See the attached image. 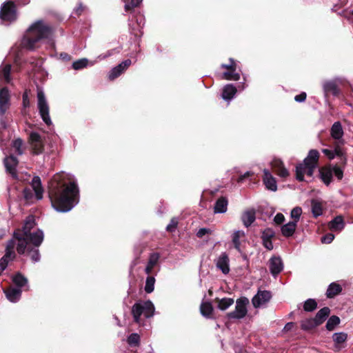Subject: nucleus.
Returning <instances> with one entry per match:
<instances>
[{
    "mask_svg": "<svg viewBox=\"0 0 353 353\" xmlns=\"http://www.w3.org/2000/svg\"><path fill=\"white\" fill-rule=\"evenodd\" d=\"M43 232L36 228L35 219L29 216L24 221L22 229L14 232L13 238L10 239L6 248V253L0 259V270L6 269L8 263L16 258L14 247L19 254H27L34 263L40 261L39 247L43 241Z\"/></svg>",
    "mask_w": 353,
    "mask_h": 353,
    "instance_id": "obj_1",
    "label": "nucleus"
},
{
    "mask_svg": "<svg viewBox=\"0 0 353 353\" xmlns=\"http://www.w3.org/2000/svg\"><path fill=\"white\" fill-rule=\"evenodd\" d=\"M49 196L52 207L60 212L70 211L79 202V188L71 176L57 174L50 183Z\"/></svg>",
    "mask_w": 353,
    "mask_h": 353,
    "instance_id": "obj_2",
    "label": "nucleus"
},
{
    "mask_svg": "<svg viewBox=\"0 0 353 353\" xmlns=\"http://www.w3.org/2000/svg\"><path fill=\"white\" fill-rule=\"evenodd\" d=\"M52 35V28L43 21H37L28 29L21 41V46L27 50H34L46 40H50Z\"/></svg>",
    "mask_w": 353,
    "mask_h": 353,
    "instance_id": "obj_3",
    "label": "nucleus"
},
{
    "mask_svg": "<svg viewBox=\"0 0 353 353\" xmlns=\"http://www.w3.org/2000/svg\"><path fill=\"white\" fill-rule=\"evenodd\" d=\"M319 158V153L316 150H311L307 157L304 159L303 163L296 167V178L299 181L304 180V174L312 176Z\"/></svg>",
    "mask_w": 353,
    "mask_h": 353,
    "instance_id": "obj_4",
    "label": "nucleus"
},
{
    "mask_svg": "<svg viewBox=\"0 0 353 353\" xmlns=\"http://www.w3.org/2000/svg\"><path fill=\"white\" fill-rule=\"evenodd\" d=\"M154 313V306L152 301H139L132 308V314L136 323H140L141 316L150 318Z\"/></svg>",
    "mask_w": 353,
    "mask_h": 353,
    "instance_id": "obj_5",
    "label": "nucleus"
},
{
    "mask_svg": "<svg viewBox=\"0 0 353 353\" xmlns=\"http://www.w3.org/2000/svg\"><path fill=\"white\" fill-rule=\"evenodd\" d=\"M37 107L43 121L47 125H52V123L50 117L49 105L45 94L41 90H38L37 91Z\"/></svg>",
    "mask_w": 353,
    "mask_h": 353,
    "instance_id": "obj_6",
    "label": "nucleus"
},
{
    "mask_svg": "<svg viewBox=\"0 0 353 353\" xmlns=\"http://www.w3.org/2000/svg\"><path fill=\"white\" fill-rule=\"evenodd\" d=\"M334 174L339 180H341L343 176V171L336 165H328L319 169L320 178L326 185H330Z\"/></svg>",
    "mask_w": 353,
    "mask_h": 353,
    "instance_id": "obj_7",
    "label": "nucleus"
},
{
    "mask_svg": "<svg viewBox=\"0 0 353 353\" xmlns=\"http://www.w3.org/2000/svg\"><path fill=\"white\" fill-rule=\"evenodd\" d=\"M249 300L245 298H241L236 300L235 310L227 314V316L230 319H241L244 318L247 313V305Z\"/></svg>",
    "mask_w": 353,
    "mask_h": 353,
    "instance_id": "obj_8",
    "label": "nucleus"
},
{
    "mask_svg": "<svg viewBox=\"0 0 353 353\" xmlns=\"http://www.w3.org/2000/svg\"><path fill=\"white\" fill-rule=\"evenodd\" d=\"M0 19L3 21L12 22L17 19L15 5L12 1L3 3L0 10Z\"/></svg>",
    "mask_w": 353,
    "mask_h": 353,
    "instance_id": "obj_9",
    "label": "nucleus"
},
{
    "mask_svg": "<svg viewBox=\"0 0 353 353\" xmlns=\"http://www.w3.org/2000/svg\"><path fill=\"white\" fill-rule=\"evenodd\" d=\"M10 94L6 88H0V119L3 128L6 124L2 121V117L10 107Z\"/></svg>",
    "mask_w": 353,
    "mask_h": 353,
    "instance_id": "obj_10",
    "label": "nucleus"
},
{
    "mask_svg": "<svg viewBox=\"0 0 353 353\" xmlns=\"http://www.w3.org/2000/svg\"><path fill=\"white\" fill-rule=\"evenodd\" d=\"M214 263L217 269L221 271L223 274H228L230 271V259L226 252H222L214 259Z\"/></svg>",
    "mask_w": 353,
    "mask_h": 353,
    "instance_id": "obj_11",
    "label": "nucleus"
},
{
    "mask_svg": "<svg viewBox=\"0 0 353 353\" xmlns=\"http://www.w3.org/2000/svg\"><path fill=\"white\" fill-rule=\"evenodd\" d=\"M30 145L34 154H40L43 152L44 144L41 137L37 132L30 134Z\"/></svg>",
    "mask_w": 353,
    "mask_h": 353,
    "instance_id": "obj_12",
    "label": "nucleus"
},
{
    "mask_svg": "<svg viewBox=\"0 0 353 353\" xmlns=\"http://www.w3.org/2000/svg\"><path fill=\"white\" fill-rule=\"evenodd\" d=\"M271 299V293L269 291H259L252 298V303L255 308L260 307L268 303Z\"/></svg>",
    "mask_w": 353,
    "mask_h": 353,
    "instance_id": "obj_13",
    "label": "nucleus"
},
{
    "mask_svg": "<svg viewBox=\"0 0 353 353\" xmlns=\"http://www.w3.org/2000/svg\"><path fill=\"white\" fill-rule=\"evenodd\" d=\"M132 63L130 59H126L113 68L108 74L110 80H114L120 76Z\"/></svg>",
    "mask_w": 353,
    "mask_h": 353,
    "instance_id": "obj_14",
    "label": "nucleus"
},
{
    "mask_svg": "<svg viewBox=\"0 0 353 353\" xmlns=\"http://www.w3.org/2000/svg\"><path fill=\"white\" fill-rule=\"evenodd\" d=\"M269 268L272 275L276 277L283 269V263L280 256H272L269 260Z\"/></svg>",
    "mask_w": 353,
    "mask_h": 353,
    "instance_id": "obj_15",
    "label": "nucleus"
},
{
    "mask_svg": "<svg viewBox=\"0 0 353 353\" xmlns=\"http://www.w3.org/2000/svg\"><path fill=\"white\" fill-rule=\"evenodd\" d=\"M4 165L6 167V172L9 173L13 178H17L16 168L18 164V160L16 157L10 155L4 159Z\"/></svg>",
    "mask_w": 353,
    "mask_h": 353,
    "instance_id": "obj_16",
    "label": "nucleus"
},
{
    "mask_svg": "<svg viewBox=\"0 0 353 353\" xmlns=\"http://www.w3.org/2000/svg\"><path fill=\"white\" fill-rule=\"evenodd\" d=\"M263 181L266 188L275 192L277 190V184L275 178L267 169L263 170Z\"/></svg>",
    "mask_w": 353,
    "mask_h": 353,
    "instance_id": "obj_17",
    "label": "nucleus"
},
{
    "mask_svg": "<svg viewBox=\"0 0 353 353\" xmlns=\"http://www.w3.org/2000/svg\"><path fill=\"white\" fill-rule=\"evenodd\" d=\"M272 168L276 174L281 178H286L289 175L288 170L284 167L283 162L279 159H274L272 162Z\"/></svg>",
    "mask_w": 353,
    "mask_h": 353,
    "instance_id": "obj_18",
    "label": "nucleus"
},
{
    "mask_svg": "<svg viewBox=\"0 0 353 353\" xmlns=\"http://www.w3.org/2000/svg\"><path fill=\"white\" fill-rule=\"evenodd\" d=\"M228 205V199L224 196H221V197L219 198L214 203V212L215 214L225 213L227 212Z\"/></svg>",
    "mask_w": 353,
    "mask_h": 353,
    "instance_id": "obj_19",
    "label": "nucleus"
},
{
    "mask_svg": "<svg viewBox=\"0 0 353 353\" xmlns=\"http://www.w3.org/2000/svg\"><path fill=\"white\" fill-rule=\"evenodd\" d=\"M256 219V212L254 209L245 211L241 216V221L245 227L250 226Z\"/></svg>",
    "mask_w": 353,
    "mask_h": 353,
    "instance_id": "obj_20",
    "label": "nucleus"
},
{
    "mask_svg": "<svg viewBox=\"0 0 353 353\" xmlns=\"http://www.w3.org/2000/svg\"><path fill=\"white\" fill-rule=\"evenodd\" d=\"M7 299L12 303H17L21 298V290L17 288H10L5 290Z\"/></svg>",
    "mask_w": 353,
    "mask_h": 353,
    "instance_id": "obj_21",
    "label": "nucleus"
},
{
    "mask_svg": "<svg viewBox=\"0 0 353 353\" xmlns=\"http://www.w3.org/2000/svg\"><path fill=\"white\" fill-rule=\"evenodd\" d=\"M31 187L33 189L37 199L40 200L43 197V190L41 186V179L39 176H34L31 182Z\"/></svg>",
    "mask_w": 353,
    "mask_h": 353,
    "instance_id": "obj_22",
    "label": "nucleus"
},
{
    "mask_svg": "<svg viewBox=\"0 0 353 353\" xmlns=\"http://www.w3.org/2000/svg\"><path fill=\"white\" fill-rule=\"evenodd\" d=\"M328 227L332 232H340L344 228V222L341 216H338L330 221Z\"/></svg>",
    "mask_w": 353,
    "mask_h": 353,
    "instance_id": "obj_23",
    "label": "nucleus"
},
{
    "mask_svg": "<svg viewBox=\"0 0 353 353\" xmlns=\"http://www.w3.org/2000/svg\"><path fill=\"white\" fill-rule=\"evenodd\" d=\"M236 93V88L232 84H227L223 89L222 98L225 101L232 100Z\"/></svg>",
    "mask_w": 353,
    "mask_h": 353,
    "instance_id": "obj_24",
    "label": "nucleus"
},
{
    "mask_svg": "<svg viewBox=\"0 0 353 353\" xmlns=\"http://www.w3.org/2000/svg\"><path fill=\"white\" fill-rule=\"evenodd\" d=\"M323 88L325 96L328 94H333L334 96H336L339 94L337 85L333 81H325L323 84Z\"/></svg>",
    "mask_w": 353,
    "mask_h": 353,
    "instance_id": "obj_25",
    "label": "nucleus"
},
{
    "mask_svg": "<svg viewBox=\"0 0 353 353\" xmlns=\"http://www.w3.org/2000/svg\"><path fill=\"white\" fill-rule=\"evenodd\" d=\"M332 137L336 140H340L343 135L341 123L339 121L334 122L330 130Z\"/></svg>",
    "mask_w": 353,
    "mask_h": 353,
    "instance_id": "obj_26",
    "label": "nucleus"
},
{
    "mask_svg": "<svg viewBox=\"0 0 353 353\" xmlns=\"http://www.w3.org/2000/svg\"><path fill=\"white\" fill-rule=\"evenodd\" d=\"M296 221H290L281 227V233L285 237L293 235L296 228Z\"/></svg>",
    "mask_w": 353,
    "mask_h": 353,
    "instance_id": "obj_27",
    "label": "nucleus"
},
{
    "mask_svg": "<svg viewBox=\"0 0 353 353\" xmlns=\"http://www.w3.org/2000/svg\"><path fill=\"white\" fill-rule=\"evenodd\" d=\"M11 65L10 64L1 65L0 66V80L9 83L10 78Z\"/></svg>",
    "mask_w": 353,
    "mask_h": 353,
    "instance_id": "obj_28",
    "label": "nucleus"
},
{
    "mask_svg": "<svg viewBox=\"0 0 353 353\" xmlns=\"http://www.w3.org/2000/svg\"><path fill=\"white\" fill-rule=\"evenodd\" d=\"M330 310L327 307L321 309L314 318L318 325H321L329 316Z\"/></svg>",
    "mask_w": 353,
    "mask_h": 353,
    "instance_id": "obj_29",
    "label": "nucleus"
},
{
    "mask_svg": "<svg viewBox=\"0 0 353 353\" xmlns=\"http://www.w3.org/2000/svg\"><path fill=\"white\" fill-rule=\"evenodd\" d=\"M322 152L329 159H333L336 157H339L341 160L343 159V152L339 148H336L334 150L323 149Z\"/></svg>",
    "mask_w": 353,
    "mask_h": 353,
    "instance_id": "obj_30",
    "label": "nucleus"
},
{
    "mask_svg": "<svg viewBox=\"0 0 353 353\" xmlns=\"http://www.w3.org/2000/svg\"><path fill=\"white\" fill-rule=\"evenodd\" d=\"M245 234L243 230H236L232 234V243L235 249L241 252V238L245 236Z\"/></svg>",
    "mask_w": 353,
    "mask_h": 353,
    "instance_id": "obj_31",
    "label": "nucleus"
},
{
    "mask_svg": "<svg viewBox=\"0 0 353 353\" xmlns=\"http://www.w3.org/2000/svg\"><path fill=\"white\" fill-rule=\"evenodd\" d=\"M12 282L17 285V288L19 289L28 285L27 278L19 272L12 276Z\"/></svg>",
    "mask_w": 353,
    "mask_h": 353,
    "instance_id": "obj_32",
    "label": "nucleus"
},
{
    "mask_svg": "<svg viewBox=\"0 0 353 353\" xmlns=\"http://www.w3.org/2000/svg\"><path fill=\"white\" fill-rule=\"evenodd\" d=\"M341 291V287L340 285L336 283H332L327 288V296L328 298H332Z\"/></svg>",
    "mask_w": 353,
    "mask_h": 353,
    "instance_id": "obj_33",
    "label": "nucleus"
},
{
    "mask_svg": "<svg viewBox=\"0 0 353 353\" xmlns=\"http://www.w3.org/2000/svg\"><path fill=\"white\" fill-rule=\"evenodd\" d=\"M200 311L203 316L210 318L213 311L212 304L210 302L202 303L200 307Z\"/></svg>",
    "mask_w": 353,
    "mask_h": 353,
    "instance_id": "obj_34",
    "label": "nucleus"
},
{
    "mask_svg": "<svg viewBox=\"0 0 353 353\" xmlns=\"http://www.w3.org/2000/svg\"><path fill=\"white\" fill-rule=\"evenodd\" d=\"M312 213L314 217L321 216L323 213L322 205L316 200H312Z\"/></svg>",
    "mask_w": 353,
    "mask_h": 353,
    "instance_id": "obj_35",
    "label": "nucleus"
},
{
    "mask_svg": "<svg viewBox=\"0 0 353 353\" xmlns=\"http://www.w3.org/2000/svg\"><path fill=\"white\" fill-rule=\"evenodd\" d=\"M222 78L228 81H238L240 79V74L236 72V70H232L223 72Z\"/></svg>",
    "mask_w": 353,
    "mask_h": 353,
    "instance_id": "obj_36",
    "label": "nucleus"
},
{
    "mask_svg": "<svg viewBox=\"0 0 353 353\" xmlns=\"http://www.w3.org/2000/svg\"><path fill=\"white\" fill-rule=\"evenodd\" d=\"M301 328L304 330H310L318 326L314 318L303 320L301 323Z\"/></svg>",
    "mask_w": 353,
    "mask_h": 353,
    "instance_id": "obj_37",
    "label": "nucleus"
},
{
    "mask_svg": "<svg viewBox=\"0 0 353 353\" xmlns=\"http://www.w3.org/2000/svg\"><path fill=\"white\" fill-rule=\"evenodd\" d=\"M125 3V10L126 12L132 10L133 8L138 7L143 0H122Z\"/></svg>",
    "mask_w": 353,
    "mask_h": 353,
    "instance_id": "obj_38",
    "label": "nucleus"
},
{
    "mask_svg": "<svg viewBox=\"0 0 353 353\" xmlns=\"http://www.w3.org/2000/svg\"><path fill=\"white\" fill-rule=\"evenodd\" d=\"M340 323V319L337 316H332L326 323V328L329 331L333 330Z\"/></svg>",
    "mask_w": 353,
    "mask_h": 353,
    "instance_id": "obj_39",
    "label": "nucleus"
},
{
    "mask_svg": "<svg viewBox=\"0 0 353 353\" xmlns=\"http://www.w3.org/2000/svg\"><path fill=\"white\" fill-rule=\"evenodd\" d=\"M234 303V300L231 298H223L219 301L218 307L221 310H225Z\"/></svg>",
    "mask_w": 353,
    "mask_h": 353,
    "instance_id": "obj_40",
    "label": "nucleus"
},
{
    "mask_svg": "<svg viewBox=\"0 0 353 353\" xmlns=\"http://www.w3.org/2000/svg\"><path fill=\"white\" fill-rule=\"evenodd\" d=\"M89 61L86 58L80 59L77 61H75L72 63V68L74 70H78L85 68L88 65Z\"/></svg>",
    "mask_w": 353,
    "mask_h": 353,
    "instance_id": "obj_41",
    "label": "nucleus"
},
{
    "mask_svg": "<svg viewBox=\"0 0 353 353\" xmlns=\"http://www.w3.org/2000/svg\"><path fill=\"white\" fill-rule=\"evenodd\" d=\"M317 307V303L314 299H309L304 302L303 309L306 312H312Z\"/></svg>",
    "mask_w": 353,
    "mask_h": 353,
    "instance_id": "obj_42",
    "label": "nucleus"
},
{
    "mask_svg": "<svg viewBox=\"0 0 353 353\" xmlns=\"http://www.w3.org/2000/svg\"><path fill=\"white\" fill-rule=\"evenodd\" d=\"M155 279L154 276H149L145 281V291L147 293H151L154 289Z\"/></svg>",
    "mask_w": 353,
    "mask_h": 353,
    "instance_id": "obj_43",
    "label": "nucleus"
},
{
    "mask_svg": "<svg viewBox=\"0 0 353 353\" xmlns=\"http://www.w3.org/2000/svg\"><path fill=\"white\" fill-rule=\"evenodd\" d=\"M119 52V50H117L116 48L114 49H111L108 51H107L105 53H103V54H99L97 58V60L93 61V62H91L90 65H93L95 63H97L98 61H102L110 56H112L115 53H118Z\"/></svg>",
    "mask_w": 353,
    "mask_h": 353,
    "instance_id": "obj_44",
    "label": "nucleus"
},
{
    "mask_svg": "<svg viewBox=\"0 0 353 353\" xmlns=\"http://www.w3.org/2000/svg\"><path fill=\"white\" fill-rule=\"evenodd\" d=\"M22 146L23 141L21 139H17L12 143V147L18 155H21L23 153Z\"/></svg>",
    "mask_w": 353,
    "mask_h": 353,
    "instance_id": "obj_45",
    "label": "nucleus"
},
{
    "mask_svg": "<svg viewBox=\"0 0 353 353\" xmlns=\"http://www.w3.org/2000/svg\"><path fill=\"white\" fill-rule=\"evenodd\" d=\"M333 341L336 344H341L344 343L347 339V334L344 332H337L334 333L332 336Z\"/></svg>",
    "mask_w": 353,
    "mask_h": 353,
    "instance_id": "obj_46",
    "label": "nucleus"
},
{
    "mask_svg": "<svg viewBox=\"0 0 353 353\" xmlns=\"http://www.w3.org/2000/svg\"><path fill=\"white\" fill-rule=\"evenodd\" d=\"M160 255L159 253L154 252L150 255L148 265L152 267H154L159 262Z\"/></svg>",
    "mask_w": 353,
    "mask_h": 353,
    "instance_id": "obj_47",
    "label": "nucleus"
},
{
    "mask_svg": "<svg viewBox=\"0 0 353 353\" xmlns=\"http://www.w3.org/2000/svg\"><path fill=\"white\" fill-rule=\"evenodd\" d=\"M302 214V209L300 207H295L294 208L292 211H291V213H290V216L292 219H294V221H296V223L298 222V221L300 219V216Z\"/></svg>",
    "mask_w": 353,
    "mask_h": 353,
    "instance_id": "obj_48",
    "label": "nucleus"
},
{
    "mask_svg": "<svg viewBox=\"0 0 353 353\" xmlns=\"http://www.w3.org/2000/svg\"><path fill=\"white\" fill-rule=\"evenodd\" d=\"M343 16L349 21L350 24L353 23L352 16L353 10L351 8H347L343 10Z\"/></svg>",
    "mask_w": 353,
    "mask_h": 353,
    "instance_id": "obj_49",
    "label": "nucleus"
},
{
    "mask_svg": "<svg viewBox=\"0 0 353 353\" xmlns=\"http://www.w3.org/2000/svg\"><path fill=\"white\" fill-rule=\"evenodd\" d=\"M274 236V232L271 228H266L262 232V239H271Z\"/></svg>",
    "mask_w": 353,
    "mask_h": 353,
    "instance_id": "obj_50",
    "label": "nucleus"
},
{
    "mask_svg": "<svg viewBox=\"0 0 353 353\" xmlns=\"http://www.w3.org/2000/svg\"><path fill=\"white\" fill-rule=\"evenodd\" d=\"M139 341V336L137 334H131L128 339V342L130 345H137Z\"/></svg>",
    "mask_w": 353,
    "mask_h": 353,
    "instance_id": "obj_51",
    "label": "nucleus"
},
{
    "mask_svg": "<svg viewBox=\"0 0 353 353\" xmlns=\"http://www.w3.org/2000/svg\"><path fill=\"white\" fill-rule=\"evenodd\" d=\"M230 64H221V68H225L229 70H236V63L234 60L232 58L230 59Z\"/></svg>",
    "mask_w": 353,
    "mask_h": 353,
    "instance_id": "obj_52",
    "label": "nucleus"
},
{
    "mask_svg": "<svg viewBox=\"0 0 353 353\" xmlns=\"http://www.w3.org/2000/svg\"><path fill=\"white\" fill-rule=\"evenodd\" d=\"M334 239V235L332 233H328L321 237V242L323 243H330Z\"/></svg>",
    "mask_w": 353,
    "mask_h": 353,
    "instance_id": "obj_53",
    "label": "nucleus"
},
{
    "mask_svg": "<svg viewBox=\"0 0 353 353\" xmlns=\"http://www.w3.org/2000/svg\"><path fill=\"white\" fill-rule=\"evenodd\" d=\"M177 224H178L177 219L175 218L172 219L170 221V223L166 227L167 231H169V232L174 231L176 229Z\"/></svg>",
    "mask_w": 353,
    "mask_h": 353,
    "instance_id": "obj_54",
    "label": "nucleus"
},
{
    "mask_svg": "<svg viewBox=\"0 0 353 353\" xmlns=\"http://www.w3.org/2000/svg\"><path fill=\"white\" fill-rule=\"evenodd\" d=\"M210 233H211L210 229L203 228L198 230V232H196V236L199 238H202L204 235H205L207 234H210Z\"/></svg>",
    "mask_w": 353,
    "mask_h": 353,
    "instance_id": "obj_55",
    "label": "nucleus"
},
{
    "mask_svg": "<svg viewBox=\"0 0 353 353\" xmlns=\"http://www.w3.org/2000/svg\"><path fill=\"white\" fill-rule=\"evenodd\" d=\"M285 221V216L281 213H278L274 218V221L277 224H281Z\"/></svg>",
    "mask_w": 353,
    "mask_h": 353,
    "instance_id": "obj_56",
    "label": "nucleus"
},
{
    "mask_svg": "<svg viewBox=\"0 0 353 353\" xmlns=\"http://www.w3.org/2000/svg\"><path fill=\"white\" fill-rule=\"evenodd\" d=\"M263 240V245H264V247L269 250H272L273 249V244H272V242L271 241V239H262Z\"/></svg>",
    "mask_w": 353,
    "mask_h": 353,
    "instance_id": "obj_57",
    "label": "nucleus"
},
{
    "mask_svg": "<svg viewBox=\"0 0 353 353\" xmlns=\"http://www.w3.org/2000/svg\"><path fill=\"white\" fill-rule=\"evenodd\" d=\"M305 99H306V93L305 92H301V94L296 95L294 97V100L296 102H299V103L305 101Z\"/></svg>",
    "mask_w": 353,
    "mask_h": 353,
    "instance_id": "obj_58",
    "label": "nucleus"
},
{
    "mask_svg": "<svg viewBox=\"0 0 353 353\" xmlns=\"http://www.w3.org/2000/svg\"><path fill=\"white\" fill-rule=\"evenodd\" d=\"M23 105L25 108H27L30 105V101L28 99V96L26 92L23 94Z\"/></svg>",
    "mask_w": 353,
    "mask_h": 353,
    "instance_id": "obj_59",
    "label": "nucleus"
},
{
    "mask_svg": "<svg viewBox=\"0 0 353 353\" xmlns=\"http://www.w3.org/2000/svg\"><path fill=\"white\" fill-rule=\"evenodd\" d=\"M23 194L26 199L32 198V190L30 188H25L23 190Z\"/></svg>",
    "mask_w": 353,
    "mask_h": 353,
    "instance_id": "obj_60",
    "label": "nucleus"
},
{
    "mask_svg": "<svg viewBox=\"0 0 353 353\" xmlns=\"http://www.w3.org/2000/svg\"><path fill=\"white\" fill-rule=\"evenodd\" d=\"M250 175V172H246L244 174L241 175L238 179V182H242L245 178L248 177Z\"/></svg>",
    "mask_w": 353,
    "mask_h": 353,
    "instance_id": "obj_61",
    "label": "nucleus"
},
{
    "mask_svg": "<svg viewBox=\"0 0 353 353\" xmlns=\"http://www.w3.org/2000/svg\"><path fill=\"white\" fill-rule=\"evenodd\" d=\"M293 326H294V323H292V322H290V323H288L285 325V327H284V330H287V331L290 330L293 327Z\"/></svg>",
    "mask_w": 353,
    "mask_h": 353,
    "instance_id": "obj_62",
    "label": "nucleus"
},
{
    "mask_svg": "<svg viewBox=\"0 0 353 353\" xmlns=\"http://www.w3.org/2000/svg\"><path fill=\"white\" fill-rule=\"evenodd\" d=\"M83 10V7L81 3L79 4V7L75 9V12L77 14H80Z\"/></svg>",
    "mask_w": 353,
    "mask_h": 353,
    "instance_id": "obj_63",
    "label": "nucleus"
},
{
    "mask_svg": "<svg viewBox=\"0 0 353 353\" xmlns=\"http://www.w3.org/2000/svg\"><path fill=\"white\" fill-rule=\"evenodd\" d=\"M153 268H154L153 267L150 266L147 264L145 269V273L148 274H150L152 272Z\"/></svg>",
    "mask_w": 353,
    "mask_h": 353,
    "instance_id": "obj_64",
    "label": "nucleus"
}]
</instances>
